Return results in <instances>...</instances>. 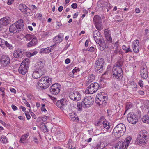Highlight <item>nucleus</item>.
Instances as JSON below:
<instances>
[{
	"label": "nucleus",
	"instance_id": "38",
	"mask_svg": "<svg viewBox=\"0 0 149 149\" xmlns=\"http://www.w3.org/2000/svg\"><path fill=\"white\" fill-rule=\"evenodd\" d=\"M29 133H28L22 135L20 139V141L22 143H24V141L26 139L28 136H29Z\"/></svg>",
	"mask_w": 149,
	"mask_h": 149
},
{
	"label": "nucleus",
	"instance_id": "58",
	"mask_svg": "<svg viewBox=\"0 0 149 149\" xmlns=\"http://www.w3.org/2000/svg\"><path fill=\"white\" fill-rule=\"evenodd\" d=\"M138 84L141 87H142L143 86V81H142V80H139L138 82Z\"/></svg>",
	"mask_w": 149,
	"mask_h": 149
},
{
	"label": "nucleus",
	"instance_id": "26",
	"mask_svg": "<svg viewBox=\"0 0 149 149\" xmlns=\"http://www.w3.org/2000/svg\"><path fill=\"white\" fill-rule=\"evenodd\" d=\"M97 98L96 99V100L98 102V100L102 99L103 98H104L105 99H107V94H105L104 93L101 92L97 96Z\"/></svg>",
	"mask_w": 149,
	"mask_h": 149
},
{
	"label": "nucleus",
	"instance_id": "5",
	"mask_svg": "<svg viewBox=\"0 0 149 149\" xmlns=\"http://www.w3.org/2000/svg\"><path fill=\"white\" fill-rule=\"evenodd\" d=\"M131 137H127L123 142H118L115 146L117 149H127L131 140Z\"/></svg>",
	"mask_w": 149,
	"mask_h": 149
},
{
	"label": "nucleus",
	"instance_id": "18",
	"mask_svg": "<svg viewBox=\"0 0 149 149\" xmlns=\"http://www.w3.org/2000/svg\"><path fill=\"white\" fill-rule=\"evenodd\" d=\"M56 104L57 106L62 110H63L65 108L67 105L66 102L64 99L57 101Z\"/></svg>",
	"mask_w": 149,
	"mask_h": 149
},
{
	"label": "nucleus",
	"instance_id": "17",
	"mask_svg": "<svg viewBox=\"0 0 149 149\" xmlns=\"http://www.w3.org/2000/svg\"><path fill=\"white\" fill-rule=\"evenodd\" d=\"M45 73V71H42L41 69H38L34 71L32 74V77L34 79H38L40 77L44 75Z\"/></svg>",
	"mask_w": 149,
	"mask_h": 149
},
{
	"label": "nucleus",
	"instance_id": "56",
	"mask_svg": "<svg viewBox=\"0 0 149 149\" xmlns=\"http://www.w3.org/2000/svg\"><path fill=\"white\" fill-rule=\"evenodd\" d=\"M22 100H23V102L26 104V106L30 108V106L29 103H28L27 101L24 99H23Z\"/></svg>",
	"mask_w": 149,
	"mask_h": 149
},
{
	"label": "nucleus",
	"instance_id": "57",
	"mask_svg": "<svg viewBox=\"0 0 149 149\" xmlns=\"http://www.w3.org/2000/svg\"><path fill=\"white\" fill-rule=\"evenodd\" d=\"M102 123L103 124V122H102L101 121H100L99 120L98 121H97L95 123V125L96 126H99L101 125Z\"/></svg>",
	"mask_w": 149,
	"mask_h": 149
},
{
	"label": "nucleus",
	"instance_id": "16",
	"mask_svg": "<svg viewBox=\"0 0 149 149\" xmlns=\"http://www.w3.org/2000/svg\"><path fill=\"white\" fill-rule=\"evenodd\" d=\"M24 52L23 49H18L14 51L13 53L14 56L17 58H21L23 57Z\"/></svg>",
	"mask_w": 149,
	"mask_h": 149
},
{
	"label": "nucleus",
	"instance_id": "51",
	"mask_svg": "<svg viewBox=\"0 0 149 149\" xmlns=\"http://www.w3.org/2000/svg\"><path fill=\"white\" fill-rule=\"evenodd\" d=\"M83 102H82L78 103L77 104V107L78 109L79 110H81L82 109V107H83Z\"/></svg>",
	"mask_w": 149,
	"mask_h": 149
},
{
	"label": "nucleus",
	"instance_id": "28",
	"mask_svg": "<svg viewBox=\"0 0 149 149\" xmlns=\"http://www.w3.org/2000/svg\"><path fill=\"white\" fill-rule=\"evenodd\" d=\"M95 77L93 74H91L88 76V79L86 81V84H88L89 83L93 81L95 79Z\"/></svg>",
	"mask_w": 149,
	"mask_h": 149
},
{
	"label": "nucleus",
	"instance_id": "49",
	"mask_svg": "<svg viewBox=\"0 0 149 149\" xmlns=\"http://www.w3.org/2000/svg\"><path fill=\"white\" fill-rule=\"evenodd\" d=\"M57 134L58 135H59L58 136H60H60H61L62 137H61V139H63V138L65 136L63 132L61 131H58L57 132Z\"/></svg>",
	"mask_w": 149,
	"mask_h": 149
},
{
	"label": "nucleus",
	"instance_id": "11",
	"mask_svg": "<svg viewBox=\"0 0 149 149\" xmlns=\"http://www.w3.org/2000/svg\"><path fill=\"white\" fill-rule=\"evenodd\" d=\"M83 107L86 108L89 107L92 105L94 102L93 99L91 96L85 97L83 100Z\"/></svg>",
	"mask_w": 149,
	"mask_h": 149
},
{
	"label": "nucleus",
	"instance_id": "64",
	"mask_svg": "<svg viewBox=\"0 0 149 149\" xmlns=\"http://www.w3.org/2000/svg\"><path fill=\"white\" fill-rule=\"evenodd\" d=\"M70 62V60L69 58L66 59L65 61V63L67 64L69 63Z\"/></svg>",
	"mask_w": 149,
	"mask_h": 149
},
{
	"label": "nucleus",
	"instance_id": "61",
	"mask_svg": "<svg viewBox=\"0 0 149 149\" xmlns=\"http://www.w3.org/2000/svg\"><path fill=\"white\" fill-rule=\"evenodd\" d=\"M11 107L13 109L14 111H15L17 109V107L14 105H12Z\"/></svg>",
	"mask_w": 149,
	"mask_h": 149
},
{
	"label": "nucleus",
	"instance_id": "9",
	"mask_svg": "<svg viewBox=\"0 0 149 149\" xmlns=\"http://www.w3.org/2000/svg\"><path fill=\"white\" fill-rule=\"evenodd\" d=\"M61 88V86L58 83L53 84L49 88L50 93L52 95H56L58 94Z\"/></svg>",
	"mask_w": 149,
	"mask_h": 149
},
{
	"label": "nucleus",
	"instance_id": "32",
	"mask_svg": "<svg viewBox=\"0 0 149 149\" xmlns=\"http://www.w3.org/2000/svg\"><path fill=\"white\" fill-rule=\"evenodd\" d=\"M29 61L28 59L26 58L21 63V65L24 66L25 67L28 68L29 66Z\"/></svg>",
	"mask_w": 149,
	"mask_h": 149
},
{
	"label": "nucleus",
	"instance_id": "44",
	"mask_svg": "<svg viewBox=\"0 0 149 149\" xmlns=\"http://www.w3.org/2000/svg\"><path fill=\"white\" fill-rule=\"evenodd\" d=\"M115 50L114 51V53L116 55L118 52L119 51V46L118 45L116 44L114 45V46Z\"/></svg>",
	"mask_w": 149,
	"mask_h": 149
},
{
	"label": "nucleus",
	"instance_id": "30",
	"mask_svg": "<svg viewBox=\"0 0 149 149\" xmlns=\"http://www.w3.org/2000/svg\"><path fill=\"white\" fill-rule=\"evenodd\" d=\"M70 117L72 120L75 122H77L78 120V118L77 116L74 113H70Z\"/></svg>",
	"mask_w": 149,
	"mask_h": 149
},
{
	"label": "nucleus",
	"instance_id": "37",
	"mask_svg": "<svg viewBox=\"0 0 149 149\" xmlns=\"http://www.w3.org/2000/svg\"><path fill=\"white\" fill-rule=\"evenodd\" d=\"M142 120L144 123H149V117L148 115H145L143 117Z\"/></svg>",
	"mask_w": 149,
	"mask_h": 149
},
{
	"label": "nucleus",
	"instance_id": "4",
	"mask_svg": "<svg viewBox=\"0 0 149 149\" xmlns=\"http://www.w3.org/2000/svg\"><path fill=\"white\" fill-rule=\"evenodd\" d=\"M148 134L147 131L143 130L140 131L138 134L136 142L138 144H144L147 142Z\"/></svg>",
	"mask_w": 149,
	"mask_h": 149
},
{
	"label": "nucleus",
	"instance_id": "22",
	"mask_svg": "<svg viewBox=\"0 0 149 149\" xmlns=\"http://www.w3.org/2000/svg\"><path fill=\"white\" fill-rule=\"evenodd\" d=\"M15 24V25L17 26L20 31L23 29L24 24V21L22 19L18 20L16 22Z\"/></svg>",
	"mask_w": 149,
	"mask_h": 149
},
{
	"label": "nucleus",
	"instance_id": "40",
	"mask_svg": "<svg viewBox=\"0 0 149 149\" xmlns=\"http://www.w3.org/2000/svg\"><path fill=\"white\" fill-rule=\"evenodd\" d=\"M103 127L107 130L109 129L110 127L109 123L106 121H103Z\"/></svg>",
	"mask_w": 149,
	"mask_h": 149
},
{
	"label": "nucleus",
	"instance_id": "48",
	"mask_svg": "<svg viewBox=\"0 0 149 149\" xmlns=\"http://www.w3.org/2000/svg\"><path fill=\"white\" fill-rule=\"evenodd\" d=\"M104 35L105 37L111 35L110 31L108 29H105L104 31Z\"/></svg>",
	"mask_w": 149,
	"mask_h": 149
},
{
	"label": "nucleus",
	"instance_id": "33",
	"mask_svg": "<svg viewBox=\"0 0 149 149\" xmlns=\"http://www.w3.org/2000/svg\"><path fill=\"white\" fill-rule=\"evenodd\" d=\"M93 21L94 22V24L102 22L101 17L98 15L95 16L93 18Z\"/></svg>",
	"mask_w": 149,
	"mask_h": 149
},
{
	"label": "nucleus",
	"instance_id": "23",
	"mask_svg": "<svg viewBox=\"0 0 149 149\" xmlns=\"http://www.w3.org/2000/svg\"><path fill=\"white\" fill-rule=\"evenodd\" d=\"M10 22V19L8 17H5L0 20V24L3 25H6L9 24Z\"/></svg>",
	"mask_w": 149,
	"mask_h": 149
},
{
	"label": "nucleus",
	"instance_id": "54",
	"mask_svg": "<svg viewBox=\"0 0 149 149\" xmlns=\"http://www.w3.org/2000/svg\"><path fill=\"white\" fill-rule=\"evenodd\" d=\"M107 41L109 42H111L112 41V39L111 35L105 37Z\"/></svg>",
	"mask_w": 149,
	"mask_h": 149
},
{
	"label": "nucleus",
	"instance_id": "13",
	"mask_svg": "<svg viewBox=\"0 0 149 149\" xmlns=\"http://www.w3.org/2000/svg\"><path fill=\"white\" fill-rule=\"evenodd\" d=\"M93 36L96 43L99 44V42H103L104 39L98 31L95 30L93 33Z\"/></svg>",
	"mask_w": 149,
	"mask_h": 149
},
{
	"label": "nucleus",
	"instance_id": "1",
	"mask_svg": "<svg viewBox=\"0 0 149 149\" xmlns=\"http://www.w3.org/2000/svg\"><path fill=\"white\" fill-rule=\"evenodd\" d=\"M123 62L118 61L112 69L113 76L115 78L120 79L123 75V70L121 68Z\"/></svg>",
	"mask_w": 149,
	"mask_h": 149
},
{
	"label": "nucleus",
	"instance_id": "24",
	"mask_svg": "<svg viewBox=\"0 0 149 149\" xmlns=\"http://www.w3.org/2000/svg\"><path fill=\"white\" fill-rule=\"evenodd\" d=\"M9 29L10 32L13 33H15L20 31L15 23L13 24L9 27Z\"/></svg>",
	"mask_w": 149,
	"mask_h": 149
},
{
	"label": "nucleus",
	"instance_id": "25",
	"mask_svg": "<svg viewBox=\"0 0 149 149\" xmlns=\"http://www.w3.org/2000/svg\"><path fill=\"white\" fill-rule=\"evenodd\" d=\"M63 34H61L60 35L56 36L54 39V42L56 43H60L63 38Z\"/></svg>",
	"mask_w": 149,
	"mask_h": 149
},
{
	"label": "nucleus",
	"instance_id": "31",
	"mask_svg": "<svg viewBox=\"0 0 149 149\" xmlns=\"http://www.w3.org/2000/svg\"><path fill=\"white\" fill-rule=\"evenodd\" d=\"M45 65V62L44 61H39L38 63L37 67L38 68V69H41L42 71H44L43 67Z\"/></svg>",
	"mask_w": 149,
	"mask_h": 149
},
{
	"label": "nucleus",
	"instance_id": "27",
	"mask_svg": "<svg viewBox=\"0 0 149 149\" xmlns=\"http://www.w3.org/2000/svg\"><path fill=\"white\" fill-rule=\"evenodd\" d=\"M28 68L24 66L21 65L19 68L18 71L21 74H24L27 72Z\"/></svg>",
	"mask_w": 149,
	"mask_h": 149
},
{
	"label": "nucleus",
	"instance_id": "14",
	"mask_svg": "<svg viewBox=\"0 0 149 149\" xmlns=\"http://www.w3.org/2000/svg\"><path fill=\"white\" fill-rule=\"evenodd\" d=\"M69 97L74 101H78L81 99V95L78 91L72 92L70 93Z\"/></svg>",
	"mask_w": 149,
	"mask_h": 149
},
{
	"label": "nucleus",
	"instance_id": "59",
	"mask_svg": "<svg viewBox=\"0 0 149 149\" xmlns=\"http://www.w3.org/2000/svg\"><path fill=\"white\" fill-rule=\"evenodd\" d=\"M71 7L73 9H75L77 7V3H73L71 5Z\"/></svg>",
	"mask_w": 149,
	"mask_h": 149
},
{
	"label": "nucleus",
	"instance_id": "36",
	"mask_svg": "<svg viewBox=\"0 0 149 149\" xmlns=\"http://www.w3.org/2000/svg\"><path fill=\"white\" fill-rule=\"evenodd\" d=\"M52 47H47L45 49L42 48L41 49L40 53H49L51 51V50L52 49Z\"/></svg>",
	"mask_w": 149,
	"mask_h": 149
},
{
	"label": "nucleus",
	"instance_id": "63",
	"mask_svg": "<svg viewBox=\"0 0 149 149\" xmlns=\"http://www.w3.org/2000/svg\"><path fill=\"white\" fill-rule=\"evenodd\" d=\"M31 114V116L34 118L36 119V116L32 112L30 113Z\"/></svg>",
	"mask_w": 149,
	"mask_h": 149
},
{
	"label": "nucleus",
	"instance_id": "53",
	"mask_svg": "<svg viewBox=\"0 0 149 149\" xmlns=\"http://www.w3.org/2000/svg\"><path fill=\"white\" fill-rule=\"evenodd\" d=\"M107 99H105L104 98H103L102 99L99 100L98 101H100L99 103L101 102V103H102V104H105L106 102V101H107ZM98 103H99V102H98ZM101 104L102 103H101Z\"/></svg>",
	"mask_w": 149,
	"mask_h": 149
},
{
	"label": "nucleus",
	"instance_id": "12",
	"mask_svg": "<svg viewBox=\"0 0 149 149\" xmlns=\"http://www.w3.org/2000/svg\"><path fill=\"white\" fill-rule=\"evenodd\" d=\"M0 61L1 66L5 67L9 65L10 60L8 55H3L0 57Z\"/></svg>",
	"mask_w": 149,
	"mask_h": 149
},
{
	"label": "nucleus",
	"instance_id": "3",
	"mask_svg": "<svg viewBox=\"0 0 149 149\" xmlns=\"http://www.w3.org/2000/svg\"><path fill=\"white\" fill-rule=\"evenodd\" d=\"M126 130V127L124 124H119L114 128L112 135L116 138H118L123 135Z\"/></svg>",
	"mask_w": 149,
	"mask_h": 149
},
{
	"label": "nucleus",
	"instance_id": "35",
	"mask_svg": "<svg viewBox=\"0 0 149 149\" xmlns=\"http://www.w3.org/2000/svg\"><path fill=\"white\" fill-rule=\"evenodd\" d=\"M98 44L100 46L99 49L100 50L102 51L105 49L106 46L104 39L103 42H100Z\"/></svg>",
	"mask_w": 149,
	"mask_h": 149
},
{
	"label": "nucleus",
	"instance_id": "62",
	"mask_svg": "<svg viewBox=\"0 0 149 149\" xmlns=\"http://www.w3.org/2000/svg\"><path fill=\"white\" fill-rule=\"evenodd\" d=\"M138 92L139 94L141 95H143L144 94V92L143 91L139 90L138 91Z\"/></svg>",
	"mask_w": 149,
	"mask_h": 149
},
{
	"label": "nucleus",
	"instance_id": "10",
	"mask_svg": "<svg viewBox=\"0 0 149 149\" xmlns=\"http://www.w3.org/2000/svg\"><path fill=\"white\" fill-rule=\"evenodd\" d=\"M19 8L23 13L28 16H31L33 15L31 10L24 4H19Z\"/></svg>",
	"mask_w": 149,
	"mask_h": 149
},
{
	"label": "nucleus",
	"instance_id": "60",
	"mask_svg": "<svg viewBox=\"0 0 149 149\" xmlns=\"http://www.w3.org/2000/svg\"><path fill=\"white\" fill-rule=\"evenodd\" d=\"M88 50L89 51H90L91 52H93L94 51L95 48L94 47H91L89 48H88Z\"/></svg>",
	"mask_w": 149,
	"mask_h": 149
},
{
	"label": "nucleus",
	"instance_id": "42",
	"mask_svg": "<svg viewBox=\"0 0 149 149\" xmlns=\"http://www.w3.org/2000/svg\"><path fill=\"white\" fill-rule=\"evenodd\" d=\"M25 38L27 41H29L32 39L33 38H34L36 37L34 35L30 34H27L25 36Z\"/></svg>",
	"mask_w": 149,
	"mask_h": 149
},
{
	"label": "nucleus",
	"instance_id": "50",
	"mask_svg": "<svg viewBox=\"0 0 149 149\" xmlns=\"http://www.w3.org/2000/svg\"><path fill=\"white\" fill-rule=\"evenodd\" d=\"M133 106V104L130 103H127L126 105V111L130 108H131Z\"/></svg>",
	"mask_w": 149,
	"mask_h": 149
},
{
	"label": "nucleus",
	"instance_id": "34",
	"mask_svg": "<svg viewBox=\"0 0 149 149\" xmlns=\"http://www.w3.org/2000/svg\"><path fill=\"white\" fill-rule=\"evenodd\" d=\"M96 28L98 31H100L103 29V26L102 22L99 23L94 24Z\"/></svg>",
	"mask_w": 149,
	"mask_h": 149
},
{
	"label": "nucleus",
	"instance_id": "55",
	"mask_svg": "<svg viewBox=\"0 0 149 149\" xmlns=\"http://www.w3.org/2000/svg\"><path fill=\"white\" fill-rule=\"evenodd\" d=\"M25 115L26 116V117L27 119H30L31 118V116L29 113V112L27 111H25Z\"/></svg>",
	"mask_w": 149,
	"mask_h": 149
},
{
	"label": "nucleus",
	"instance_id": "47",
	"mask_svg": "<svg viewBox=\"0 0 149 149\" xmlns=\"http://www.w3.org/2000/svg\"><path fill=\"white\" fill-rule=\"evenodd\" d=\"M1 141L3 143H6L7 142V138L5 136H2L1 139Z\"/></svg>",
	"mask_w": 149,
	"mask_h": 149
},
{
	"label": "nucleus",
	"instance_id": "2",
	"mask_svg": "<svg viewBox=\"0 0 149 149\" xmlns=\"http://www.w3.org/2000/svg\"><path fill=\"white\" fill-rule=\"evenodd\" d=\"M52 82V78L48 76L43 77L37 82L36 87L38 89H46L49 87Z\"/></svg>",
	"mask_w": 149,
	"mask_h": 149
},
{
	"label": "nucleus",
	"instance_id": "15",
	"mask_svg": "<svg viewBox=\"0 0 149 149\" xmlns=\"http://www.w3.org/2000/svg\"><path fill=\"white\" fill-rule=\"evenodd\" d=\"M140 75L141 77L144 79H146L148 77V73L147 68L145 65H144L141 67Z\"/></svg>",
	"mask_w": 149,
	"mask_h": 149
},
{
	"label": "nucleus",
	"instance_id": "45",
	"mask_svg": "<svg viewBox=\"0 0 149 149\" xmlns=\"http://www.w3.org/2000/svg\"><path fill=\"white\" fill-rule=\"evenodd\" d=\"M38 52L37 51H35L33 52H28L27 53V55L28 56L31 57L36 54Z\"/></svg>",
	"mask_w": 149,
	"mask_h": 149
},
{
	"label": "nucleus",
	"instance_id": "6",
	"mask_svg": "<svg viewBox=\"0 0 149 149\" xmlns=\"http://www.w3.org/2000/svg\"><path fill=\"white\" fill-rule=\"evenodd\" d=\"M104 64V61L103 58H100L97 60L95 67V70L97 73H100L102 72Z\"/></svg>",
	"mask_w": 149,
	"mask_h": 149
},
{
	"label": "nucleus",
	"instance_id": "29",
	"mask_svg": "<svg viewBox=\"0 0 149 149\" xmlns=\"http://www.w3.org/2000/svg\"><path fill=\"white\" fill-rule=\"evenodd\" d=\"M105 147V145L103 142L100 141L97 143L96 146L95 147V149H103Z\"/></svg>",
	"mask_w": 149,
	"mask_h": 149
},
{
	"label": "nucleus",
	"instance_id": "7",
	"mask_svg": "<svg viewBox=\"0 0 149 149\" xmlns=\"http://www.w3.org/2000/svg\"><path fill=\"white\" fill-rule=\"evenodd\" d=\"M99 87V84L98 83H92L85 90V92L88 94H93L97 90Z\"/></svg>",
	"mask_w": 149,
	"mask_h": 149
},
{
	"label": "nucleus",
	"instance_id": "8",
	"mask_svg": "<svg viewBox=\"0 0 149 149\" xmlns=\"http://www.w3.org/2000/svg\"><path fill=\"white\" fill-rule=\"evenodd\" d=\"M127 118L128 121L133 124H136L138 121V116L134 112H130L127 115Z\"/></svg>",
	"mask_w": 149,
	"mask_h": 149
},
{
	"label": "nucleus",
	"instance_id": "41",
	"mask_svg": "<svg viewBox=\"0 0 149 149\" xmlns=\"http://www.w3.org/2000/svg\"><path fill=\"white\" fill-rule=\"evenodd\" d=\"M47 117L45 116H43L41 117H39L37 118V121L38 122H45L47 120Z\"/></svg>",
	"mask_w": 149,
	"mask_h": 149
},
{
	"label": "nucleus",
	"instance_id": "21",
	"mask_svg": "<svg viewBox=\"0 0 149 149\" xmlns=\"http://www.w3.org/2000/svg\"><path fill=\"white\" fill-rule=\"evenodd\" d=\"M31 40L29 41L27 44V47H31L36 45L38 43L37 38L36 37L33 38Z\"/></svg>",
	"mask_w": 149,
	"mask_h": 149
},
{
	"label": "nucleus",
	"instance_id": "43",
	"mask_svg": "<svg viewBox=\"0 0 149 149\" xmlns=\"http://www.w3.org/2000/svg\"><path fill=\"white\" fill-rule=\"evenodd\" d=\"M6 41L3 39L0 38V46L3 47V49L5 48V45Z\"/></svg>",
	"mask_w": 149,
	"mask_h": 149
},
{
	"label": "nucleus",
	"instance_id": "52",
	"mask_svg": "<svg viewBox=\"0 0 149 149\" xmlns=\"http://www.w3.org/2000/svg\"><path fill=\"white\" fill-rule=\"evenodd\" d=\"M113 88L115 90H117L119 89V87L117 84L115 82H113Z\"/></svg>",
	"mask_w": 149,
	"mask_h": 149
},
{
	"label": "nucleus",
	"instance_id": "19",
	"mask_svg": "<svg viewBox=\"0 0 149 149\" xmlns=\"http://www.w3.org/2000/svg\"><path fill=\"white\" fill-rule=\"evenodd\" d=\"M133 51L135 53H137L139 49V42L136 40H134L133 43Z\"/></svg>",
	"mask_w": 149,
	"mask_h": 149
},
{
	"label": "nucleus",
	"instance_id": "20",
	"mask_svg": "<svg viewBox=\"0 0 149 149\" xmlns=\"http://www.w3.org/2000/svg\"><path fill=\"white\" fill-rule=\"evenodd\" d=\"M137 86L134 81H132L130 83L129 89L130 91L132 93H134L137 90Z\"/></svg>",
	"mask_w": 149,
	"mask_h": 149
},
{
	"label": "nucleus",
	"instance_id": "46",
	"mask_svg": "<svg viewBox=\"0 0 149 149\" xmlns=\"http://www.w3.org/2000/svg\"><path fill=\"white\" fill-rule=\"evenodd\" d=\"M5 45L10 49H13V47L12 45L7 41H6L5 45Z\"/></svg>",
	"mask_w": 149,
	"mask_h": 149
},
{
	"label": "nucleus",
	"instance_id": "39",
	"mask_svg": "<svg viewBox=\"0 0 149 149\" xmlns=\"http://www.w3.org/2000/svg\"><path fill=\"white\" fill-rule=\"evenodd\" d=\"M122 49L124 50L125 51V53H126L132 52V50L129 47H127L124 45L123 46Z\"/></svg>",
	"mask_w": 149,
	"mask_h": 149
}]
</instances>
